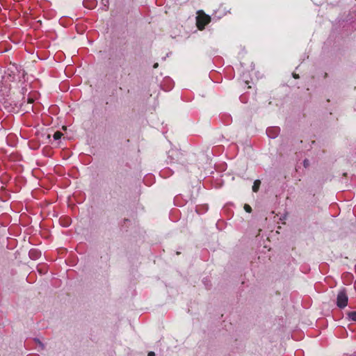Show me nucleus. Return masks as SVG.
<instances>
[{
	"label": "nucleus",
	"instance_id": "f257e3e1",
	"mask_svg": "<svg viewBox=\"0 0 356 356\" xmlns=\"http://www.w3.org/2000/svg\"><path fill=\"white\" fill-rule=\"evenodd\" d=\"M211 17L204 14L202 11L197 12V16L196 17L197 26L200 30H202L204 26L210 22Z\"/></svg>",
	"mask_w": 356,
	"mask_h": 356
},
{
	"label": "nucleus",
	"instance_id": "f03ea898",
	"mask_svg": "<svg viewBox=\"0 0 356 356\" xmlns=\"http://www.w3.org/2000/svg\"><path fill=\"white\" fill-rule=\"evenodd\" d=\"M348 296L344 291H341L337 295V304L340 308H343L347 305Z\"/></svg>",
	"mask_w": 356,
	"mask_h": 356
},
{
	"label": "nucleus",
	"instance_id": "7ed1b4c3",
	"mask_svg": "<svg viewBox=\"0 0 356 356\" xmlns=\"http://www.w3.org/2000/svg\"><path fill=\"white\" fill-rule=\"evenodd\" d=\"M280 133V128L277 127H269L266 130V134L269 138H275Z\"/></svg>",
	"mask_w": 356,
	"mask_h": 356
},
{
	"label": "nucleus",
	"instance_id": "20e7f679",
	"mask_svg": "<svg viewBox=\"0 0 356 356\" xmlns=\"http://www.w3.org/2000/svg\"><path fill=\"white\" fill-rule=\"evenodd\" d=\"M260 184H261V181L259 179L254 181V184L252 186V191L254 192L258 191L259 186H260Z\"/></svg>",
	"mask_w": 356,
	"mask_h": 356
},
{
	"label": "nucleus",
	"instance_id": "39448f33",
	"mask_svg": "<svg viewBox=\"0 0 356 356\" xmlns=\"http://www.w3.org/2000/svg\"><path fill=\"white\" fill-rule=\"evenodd\" d=\"M63 136V133H61L60 131H56L54 134L53 138H54V140L58 141V140H60V139L62 138Z\"/></svg>",
	"mask_w": 356,
	"mask_h": 356
},
{
	"label": "nucleus",
	"instance_id": "423d86ee",
	"mask_svg": "<svg viewBox=\"0 0 356 356\" xmlns=\"http://www.w3.org/2000/svg\"><path fill=\"white\" fill-rule=\"evenodd\" d=\"M349 317L354 321H356V311L349 313Z\"/></svg>",
	"mask_w": 356,
	"mask_h": 356
},
{
	"label": "nucleus",
	"instance_id": "0eeeda50",
	"mask_svg": "<svg viewBox=\"0 0 356 356\" xmlns=\"http://www.w3.org/2000/svg\"><path fill=\"white\" fill-rule=\"evenodd\" d=\"M303 165L305 168H307L309 165V161L308 159H305L303 161Z\"/></svg>",
	"mask_w": 356,
	"mask_h": 356
},
{
	"label": "nucleus",
	"instance_id": "6e6552de",
	"mask_svg": "<svg viewBox=\"0 0 356 356\" xmlns=\"http://www.w3.org/2000/svg\"><path fill=\"white\" fill-rule=\"evenodd\" d=\"M244 209L247 212L250 213L251 211V207L248 204L245 205Z\"/></svg>",
	"mask_w": 356,
	"mask_h": 356
},
{
	"label": "nucleus",
	"instance_id": "1a4fd4ad",
	"mask_svg": "<svg viewBox=\"0 0 356 356\" xmlns=\"http://www.w3.org/2000/svg\"><path fill=\"white\" fill-rule=\"evenodd\" d=\"M147 356H155V353L152 351L148 353Z\"/></svg>",
	"mask_w": 356,
	"mask_h": 356
},
{
	"label": "nucleus",
	"instance_id": "9d476101",
	"mask_svg": "<svg viewBox=\"0 0 356 356\" xmlns=\"http://www.w3.org/2000/svg\"><path fill=\"white\" fill-rule=\"evenodd\" d=\"M293 77H294L295 79H298V78L299 77V76H298V74H293Z\"/></svg>",
	"mask_w": 356,
	"mask_h": 356
},
{
	"label": "nucleus",
	"instance_id": "9b49d317",
	"mask_svg": "<svg viewBox=\"0 0 356 356\" xmlns=\"http://www.w3.org/2000/svg\"><path fill=\"white\" fill-rule=\"evenodd\" d=\"M29 103H32V99H29V102H28Z\"/></svg>",
	"mask_w": 356,
	"mask_h": 356
},
{
	"label": "nucleus",
	"instance_id": "f8f14e48",
	"mask_svg": "<svg viewBox=\"0 0 356 356\" xmlns=\"http://www.w3.org/2000/svg\"><path fill=\"white\" fill-rule=\"evenodd\" d=\"M157 66H158V64H155L154 67H156Z\"/></svg>",
	"mask_w": 356,
	"mask_h": 356
},
{
	"label": "nucleus",
	"instance_id": "ddd939ff",
	"mask_svg": "<svg viewBox=\"0 0 356 356\" xmlns=\"http://www.w3.org/2000/svg\"><path fill=\"white\" fill-rule=\"evenodd\" d=\"M33 251L30 252V254L31 255L33 254Z\"/></svg>",
	"mask_w": 356,
	"mask_h": 356
}]
</instances>
